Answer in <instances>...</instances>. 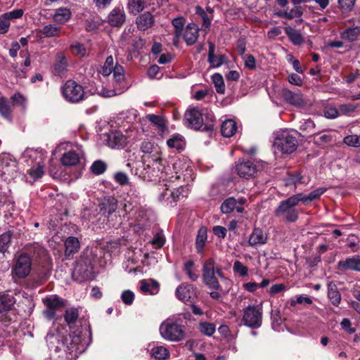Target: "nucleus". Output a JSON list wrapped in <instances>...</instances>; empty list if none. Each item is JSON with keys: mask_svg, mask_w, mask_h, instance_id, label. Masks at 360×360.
Instances as JSON below:
<instances>
[{"mask_svg": "<svg viewBox=\"0 0 360 360\" xmlns=\"http://www.w3.org/2000/svg\"><path fill=\"white\" fill-rule=\"evenodd\" d=\"M202 271V281L211 290L210 296L216 300L222 299L231 288V280L224 276L220 267L216 266L212 258L205 261Z\"/></svg>", "mask_w": 360, "mask_h": 360, "instance_id": "nucleus-1", "label": "nucleus"}, {"mask_svg": "<svg viewBox=\"0 0 360 360\" xmlns=\"http://www.w3.org/2000/svg\"><path fill=\"white\" fill-rule=\"evenodd\" d=\"M46 339L51 351L57 353L63 350L71 355L70 358L77 357L86 349L88 346L86 337L77 331L72 332L65 338L64 341H60L58 335L51 333H48Z\"/></svg>", "mask_w": 360, "mask_h": 360, "instance_id": "nucleus-2", "label": "nucleus"}, {"mask_svg": "<svg viewBox=\"0 0 360 360\" xmlns=\"http://www.w3.org/2000/svg\"><path fill=\"white\" fill-rule=\"evenodd\" d=\"M101 72L105 77L109 76L111 73H113V89L107 90L103 89L101 92L103 96L112 97L120 95L127 90V86L124 81V68L117 63H116L115 65L114 64L112 56H110L107 57Z\"/></svg>", "mask_w": 360, "mask_h": 360, "instance_id": "nucleus-3", "label": "nucleus"}, {"mask_svg": "<svg viewBox=\"0 0 360 360\" xmlns=\"http://www.w3.org/2000/svg\"><path fill=\"white\" fill-rule=\"evenodd\" d=\"M185 119L191 128L207 131L212 129V124L205 122H212L214 116L212 112H202L197 108H191L186 110Z\"/></svg>", "mask_w": 360, "mask_h": 360, "instance_id": "nucleus-4", "label": "nucleus"}, {"mask_svg": "<svg viewBox=\"0 0 360 360\" xmlns=\"http://www.w3.org/2000/svg\"><path fill=\"white\" fill-rule=\"evenodd\" d=\"M21 158L28 166H31L27 172L32 178L37 179L43 176L44 173V155L41 151L30 148L26 149Z\"/></svg>", "mask_w": 360, "mask_h": 360, "instance_id": "nucleus-5", "label": "nucleus"}, {"mask_svg": "<svg viewBox=\"0 0 360 360\" xmlns=\"http://www.w3.org/2000/svg\"><path fill=\"white\" fill-rule=\"evenodd\" d=\"M275 139L273 143L275 153L291 154L296 150L297 140L287 130H280L274 133Z\"/></svg>", "mask_w": 360, "mask_h": 360, "instance_id": "nucleus-6", "label": "nucleus"}, {"mask_svg": "<svg viewBox=\"0 0 360 360\" xmlns=\"http://www.w3.org/2000/svg\"><path fill=\"white\" fill-rule=\"evenodd\" d=\"M160 333L162 338L171 342H179L184 339V326L174 319H167L160 326Z\"/></svg>", "mask_w": 360, "mask_h": 360, "instance_id": "nucleus-7", "label": "nucleus"}, {"mask_svg": "<svg viewBox=\"0 0 360 360\" xmlns=\"http://www.w3.org/2000/svg\"><path fill=\"white\" fill-rule=\"evenodd\" d=\"M301 201L297 194L280 202L275 210V215L288 222H295L298 219V211L295 208Z\"/></svg>", "mask_w": 360, "mask_h": 360, "instance_id": "nucleus-8", "label": "nucleus"}, {"mask_svg": "<svg viewBox=\"0 0 360 360\" xmlns=\"http://www.w3.org/2000/svg\"><path fill=\"white\" fill-rule=\"evenodd\" d=\"M173 176L168 177V182L162 186V191L159 195V200L164 201L167 205L173 206L181 195H183L184 187L182 185L175 184Z\"/></svg>", "mask_w": 360, "mask_h": 360, "instance_id": "nucleus-9", "label": "nucleus"}, {"mask_svg": "<svg viewBox=\"0 0 360 360\" xmlns=\"http://www.w3.org/2000/svg\"><path fill=\"white\" fill-rule=\"evenodd\" d=\"M140 149L143 153V155L142 156L143 164H146L148 162V164L147 166L148 167H155L158 172H160L162 169V158L160 157L159 149L155 147L153 143L150 141L142 142Z\"/></svg>", "mask_w": 360, "mask_h": 360, "instance_id": "nucleus-10", "label": "nucleus"}, {"mask_svg": "<svg viewBox=\"0 0 360 360\" xmlns=\"http://www.w3.org/2000/svg\"><path fill=\"white\" fill-rule=\"evenodd\" d=\"M32 259L26 253H21L16 256L11 266V274L13 278H25L31 272Z\"/></svg>", "mask_w": 360, "mask_h": 360, "instance_id": "nucleus-11", "label": "nucleus"}, {"mask_svg": "<svg viewBox=\"0 0 360 360\" xmlns=\"http://www.w3.org/2000/svg\"><path fill=\"white\" fill-rule=\"evenodd\" d=\"M242 321L252 329L259 328L262 323V308L259 305H249L243 309Z\"/></svg>", "mask_w": 360, "mask_h": 360, "instance_id": "nucleus-12", "label": "nucleus"}, {"mask_svg": "<svg viewBox=\"0 0 360 360\" xmlns=\"http://www.w3.org/2000/svg\"><path fill=\"white\" fill-rule=\"evenodd\" d=\"M63 96L70 103H78L84 99V91L82 85L74 80H68L62 87Z\"/></svg>", "mask_w": 360, "mask_h": 360, "instance_id": "nucleus-13", "label": "nucleus"}, {"mask_svg": "<svg viewBox=\"0 0 360 360\" xmlns=\"http://www.w3.org/2000/svg\"><path fill=\"white\" fill-rule=\"evenodd\" d=\"M130 129L129 134L127 136L122 134L120 131H111L106 134V142L109 147L112 148H124L128 143V138L134 139L133 133H136L134 129L129 127Z\"/></svg>", "mask_w": 360, "mask_h": 360, "instance_id": "nucleus-14", "label": "nucleus"}, {"mask_svg": "<svg viewBox=\"0 0 360 360\" xmlns=\"http://www.w3.org/2000/svg\"><path fill=\"white\" fill-rule=\"evenodd\" d=\"M17 164L9 155L0 157V177L4 181H8L15 177Z\"/></svg>", "mask_w": 360, "mask_h": 360, "instance_id": "nucleus-15", "label": "nucleus"}, {"mask_svg": "<svg viewBox=\"0 0 360 360\" xmlns=\"http://www.w3.org/2000/svg\"><path fill=\"white\" fill-rule=\"evenodd\" d=\"M43 303L46 306V309L43 311V314L49 320L54 319L56 311L65 306L63 300L57 295L44 298Z\"/></svg>", "mask_w": 360, "mask_h": 360, "instance_id": "nucleus-16", "label": "nucleus"}, {"mask_svg": "<svg viewBox=\"0 0 360 360\" xmlns=\"http://www.w3.org/2000/svg\"><path fill=\"white\" fill-rule=\"evenodd\" d=\"M72 277L79 283L91 279L93 278L92 267L84 261H78L72 271Z\"/></svg>", "mask_w": 360, "mask_h": 360, "instance_id": "nucleus-17", "label": "nucleus"}, {"mask_svg": "<svg viewBox=\"0 0 360 360\" xmlns=\"http://www.w3.org/2000/svg\"><path fill=\"white\" fill-rule=\"evenodd\" d=\"M259 165L250 160L238 162L235 166V171L241 178L250 179L259 171Z\"/></svg>", "mask_w": 360, "mask_h": 360, "instance_id": "nucleus-18", "label": "nucleus"}, {"mask_svg": "<svg viewBox=\"0 0 360 360\" xmlns=\"http://www.w3.org/2000/svg\"><path fill=\"white\" fill-rule=\"evenodd\" d=\"M176 296L185 303L191 302L197 296L196 289L189 283H182L176 288Z\"/></svg>", "mask_w": 360, "mask_h": 360, "instance_id": "nucleus-19", "label": "nucleus"}, {"mask_svg": "<svg viewBox=\"0 0 360 360\" xmlns=\"http://www.w3.org/2000/svg\"><path fill=\"white\" fill-rule=\"evenodd\" d=\"M337 269L340 271H354L360 272V255H354L340 260L337 264Z\"/></svg>", "mask_w": 360, "mask_h": 360, "instance_id": "nucleus-20", "label": "nucleus"}, {"mask_svg": "<svg viewBox=\"0 0 360 360\" xmlns=\"http://www.w3.org/2000/svg\"><path fill=\"white\" fill-rule=\"evenodd\" d=\"M199 28L195 23L187 25L183 34L184 39L188 46L193 45L198 38Z\"/></svg>", "mask_w": 360, "mask_h": 360, "instance_id": "nucleus-21", "label": "nucleus"}, {"mask_svg": "<svg viewBox=\"0 0 360 360\" xmlns=\"http://www.w3.org/2000/svg\"><path fill=\"white\" fill-rule=\"evenodd\" d=\"M126 15L122 8H113L108 16V22L113 27H120L125 21Z\"/></svg>", "mask_w": 360, "mask_h": 360, "instance_id": "nucleus-22", "label": "nucleus"}, {"mask_svg": "<svg viewBox=\"0 0 360 360\" xmlns=\"http://www.w3.org/2000/svg\"><path fill=\"white\" fill-rule=\"evenodd\" d=\"M215 45L212 42H209V51L207 61L210 63L212 68H219L226 61V56L224 54L215 55Z\"/></svg>", "mask_w": 360, "mask_h": 360, "instance_id": "nucleus-23", "label": "nucleus"}, {"mask_svg": "<svg viewBox=\"0 0 360 360\" xmlns=\"http://www.w3.org/2000/svg\"><path fill=\"white\" fill-rule=\"evenodd\" d=\"M282 96L286 102L291 105L295 106L304 105L302 95L299 92H293L289 89H283L282 90Z\"/></svg>", "mask_w": 360, "mask_h": 360, "instance_id": "nucleus-24", "label": "nucleus"}, {"mask_svg": "<svg viewBox=\"0 0 360 360\" xmlns=\"http://www.w3.org/2000/svg\"><path fill=\"white\" fill-rule=\"evenodd\" d=\"M172 168L174 170V175H172L173 176L172 179L176 181H180L181 174L186 172H188V165L187 164L186 160L183 159H175L174 160V162L172 164Z\"/></svg>", "mask_w": 360, "mask_h": 360, "instance_id": "nucleus-25", "label": "nucleus"}, {"mask_svg": "<svg viewBox=\"0 0 360 360\" xmlns=\"http://www.w3.org/2000/svg\"><path fill=\"white\" fill-rule=\"evenodd\" d=\"M266 240V234L261 229L255 228L249 237L248 244L250 246H257L265 244Z\"/></svg>", "mask_w": 360, "mask_h": 360, "instance_id": "nucleus-26", "label": "nucleus"}, {"mask_svg": "<svg viewBox=\"0 0 360 360\" xmlns=\"http://www.w3.org/2000/svg\"><path fill=\"white\" fill-rule=\"evenodd\" d=\"M342 40L347 42H353L359 39L360 26L349 27L340 33Z\"/></svg>", "mask_w": 360, "mask_h": 360, "instance_id": "nucleus-27", "label": "nucleus"}, {"mask_svg": "<svg viewBox=\"0 0 360 360\" xmlns=\"http://www.w3.org/2000/svg\"><path fill=\"white\" fill-rule=\"evenodd\" d=\"M136 22L140 30L145 31L153 26L154 17L150 12H145L136 18Z\"/></svg>", "mask_w": 360, "mask_h": 360, "instance_id": "nucleus-28", "label": "nucleus"}, {"mask_svg": "<svg viewBox=\"0 0 360 360\" xmlns=\"http://www.w3.org/2000/svg\"><path fill=\"white\" fill-rule=\"evenodd\" d=\"M99 207L103 214L108 216L114 213L117 208V200L112 196L105 198L102 202L99 204Z\"/></svg>", "mask_w": 360, "mask_h": 360, "instance_id": "nucleus-29", "label": "nucleus"}, {"mask_svg": "<svg viewBox=\"0 0 360 360\" xmlns=\"http://www.w3.org/2000/svg\"><path fill=\"white\" fill-rule=\"evenodd\" d=\"M82 155V152L69 150L65 153L61 157V162L63 165L65 166L77 165L79 162Z\"/></svg>", "mask_w": 360, "mask_h": 360, "instance_id": "nucleus-30", "label": "nucleus"}, {"mask_svg": "<svg viewBox=\"0 0 360 360\" xmlns=\"http://www.w3.org/2000/svg\"><path fill=\"white\" fill-rule=\"evenodd\" d=\"M65 255L67 259H70V257L78 252L80 248V242L76 237L70 236L65 242Z\"/></svg>", "mask_w": 360, "mask_h": 360, "instance_id": "nucleus-31", "label": "nucleus"}, {"mask_svg": "<svg viewBox=\"0 0 360 360\" xmlns=\"http://www.w3.org/2000/svg\"><path fill=\"white\" fill-rule=\"evenodd\" d=\"M68 60L63 52H58L56 55V60L53 65V71L55 75H60L67 69Z\"/></svg>", "mask_w": 360, "mask_h": 360, "instance_id": "nucleus-32", "label": "nucleus"}, {"mask_svg": "<svg viewBox=\"0 0 360 360\" xmlns=\"http://www.w3.org/2000/svg\"><path fill=\"white\" fill-rule=\"evenodd\" d=\"M234 210L238 213H243L244 211L243 207L236 205V199L233 197L226 198L221 205V211L224 214H229Z\"/></svg>", "mask_w": 360, "mask_h": 360, "instance_id": "nucleus-33", "label": "nucleus"}, {"mask_svg": "<svg viewBox=\"0 0 360 360\" xmlns=\"http://www.w3.org/2000/svg\"><path fill=\"white\" fill-rule=\"evenodd\" d=\"M237 129V124L233 120H225L222 122L221 127V134L224 137H231L236 134Z\"/></svg>", "mask_w": 360, "mask_h": 360, "instance_id": "nucleus-34", "label": "nucleus"}, {"mask_svg": "<svg viewBox=\"0 0 360 360\" xmlns=\"http://www.w3.org/2000/svg\"><path fill=\"white\" fill-rule=\"evenodd\" d=\"M326 190L327 189L324 187H320L312 191L307 195H304L302 193H297V195L299 197V199L302 202L306 204L308 203L309 202H311L314 200L319 198L320 196L322 195L326 191Z\"/></svg>", "mask_w": 360, "mask_h": 360, "instance_id": "nucleus-35", "label": "nucleus"}, {"mask_svg": "<svg viewBox=\"0 0 360 360\" xmlns=\"http://www.w3.org/2000/svg\"><path fill=\"white\" fill-rule=\"evenodd\" d=\"M167 145L169 148L182 150L186 146V141L181 135L174 134L167 141Z\"/></svg>", "mask_w": 360, "mask_h": 360, "instance_id": "nucleus-36", "label": "nucleus"}, {"mask_svg": "<svg viewBox=\"0 0 360 360\" xmlns=\"http://www.w3.org/2000/svg\"><path fill=\"white\" fill-rule=\"evenodd\" d=\"M302 14L303 11L301 6H295L289 11H280L277 13L278 16L288 20L292 18H300L298 20L300 22L302 21L301 18Z\"/></svg>", "mask_w": 360, "mask_h": 360, "instance_id": "nucleus-37", "label": "nucleus"}, {"mask_svg": "<svg viewBox=\"0 0 360 360\" xmlns=\"http://www.w3.org/2000/svg\"><path fill=\"white\" fill-rule=\"evenodd\" d=\"M148 4L147 0H128L127 8L131 13L136 15L142 11Z\"/></svg>", "mask_w": 360, "mask_h": 360, "instance_id": "nucleus-38", "label": "nucleus"}, {"mask_svg": "<svg viewBox=\"0 0 360 360\" xmlns=\"http://www.w3.org/2000/svg\"><path fill=\"white\" fill-rule=\"evenodd\" d=\"M150 356L155 359L167 360L169 357V352L165 347L156 345L151 349Z\"/></svg>", "mask_w": 360, "mask_h": 360, "instance_id": "nucleus-39", "label": "nucleus"}, {"mask_svg": "<svg viewBox=\"0 0 360 360\" xmlns=\"http://www.w3.org/2000/svg\"><path fill=\"white\" fill-rule=\"evenodd\" d=\"M15 303L13 296L7 293H0V312L9 310Z\"/></svg>", "mask_w": 360, "mask_h": 360, "instance_id": "nucleus-40", "label": "nucleus"}, {"mask_svg": "<svg viewBox=\"0 0 360 360\" xmlns=\"http://www.w3.org/2000/svg\"><path fill=\"white\" fill-rule=\"evenodd\" d=\"M285 32L293 44L300 45L304 42L303 37L298 30L291 27H286Z\"/></svg>", "mask_w": 360, "mask_h": 360, "instance_id": "nucleus-41", "label": "nucleus"}, {"mask_svg": "<svg viewBox=\"0 0 360 360\" xmlns=\"http://www.w3.org/2000/svg\"><path fill=\"white\" fill-rule=\"evenodd\" d=\"M71 15L70 9L60 8L56 11L53 19L56 22L63 24L70 20Z\"/></svg>", "mask_w": 360, "mask_h": 360, "instance_id": "nucleus-42", "label": "nucleus"}, {"mask_svg": "<svg viewBox=\"0 0 360 360\" xmlns=\"http://www.w3.org/2000/svg\"><path fill=\"white\" fill-rule=\"evenodd\" d=\"M207 229L204 226L200 228L198 231V235L195 241L196 249L198 252H202L204 245L207 240Z\"/></svg>", "mask_w": 360, "mask_h": 360, "instance_id": "nucleus-43", "label": "nucleus"}, {"mask_svg": "<svg viewBox=\"0 0 360 360\" xmlns=\"http://www.w3.org/2000/svg\"><path fill=\"white\" fill-rule=\"evenodd\" d=\"M60 28L53 25H46L41 30L39 33L44 37H52L59 35Z\"/></svg>", "mask_w": 360, "mask_h": 360, "instance_id": "nucleus-44", "label": "nucleus"}, {"mask_svg": "<svg viewBox=\"0 0 360 360\" xmlns=\"http://www.w3.org/2000/svg\"><path fill=\"white\" fill-rule=\"evenodd\" d=\"M303 179V176L297 172L288 174V177L285 179V185L288 186L293 185L295 187H297L298 185L304 183Z\"/></svg>", "mask_w": 360, "mask_h": 360, "instance_id": "nucleus-45", "label": "nucleus"}, {"mask_svg": "<svg viewBox=\"0 0 360 360\" xmlns=\"http://www.w3.org/2000/svg\"><path fill=\"white\" fill-rule=\"evenodd\" d=\"M78 316L79 311L76 308L68 309L65 311V314L64 315L65 320L70 327H72V326L75 325L78 319Z\"/></svg>", "mask_w": 360, "mask_h": 360, "instance_id": "nucleus-46", "label": "nucleus"}, {"mask_svg": "<svg viewBox=\"0 0 360 360\" xmlns=\"http://www.w3.org/2000/svg\"><path fill=\"white\" fill-rule=\"evenodd\" d=\"M138 111L135 109H129L120 114V119L128 124H133L136 121Z\"/></svg>", "mask_w": 360, "mask_h": 360, "instance_id": "nucleus-47", "label": "nucleus"}, {"mask_svg": "<svg viewBox=\"0 0 360 360\" xmlns=\"http://www.w3.org/2000/svg\"><path fill=\"white\" fill-rule=\"evenodd\" d=\"M12 232L8 231L0 236V252L4 253L6 252L10 245Z\"/></svg>", "mask_w": 360, "mask_h": 360, "instance_id": "nucleus-48", "label": "nucleus"}, {"mask_svg": "<svg viewBox=\"0 0 360 360\" xmlns=\"http://www.w3.org/2000/svg\"><path fill=\"white\" fill-rule=\"evenodd\" d=\"M140 288L142 292L150 294H155L158 291V283L154 281H147L142 280L141 281Z\"/></svg>", "mask_w": 360, "mask_h": 360, "instance_id": "nucleus-49", "label": "nucleus"}, {"mask_svg": "<svg viewBox=\"0 0 360 360\" xmlns=\"http://www.w3.org/2000/svg\"><path fill=\"white\" fill-rule=\"evenodd\" d=\"M212 80L216 91L219 94H224L225 91V84L223 77L219 73H215L212 76Z\"/></svg>", "mask_w": 360, "mask_h": 360, "instance_id": "nucleus-50", "label": "nucleus"}, {"mask_svg": "<svg viewBox=\"0 0 360 360\" xmlns=\"http://www.w3.org/2000/svg\"><path fill=\"white\" fill-rule=\"evenodd\" d=\"M0 114L4 118L11 119V110L6 98L0 97Z\"/></svg>", "mask_w": 360, "mask_h": 360, "instance_id": "nucleus-51", "label": "nucleus"}, {"mask_svg": "<svg viewBox=\"0 0 360 360\" xmlns=\"http://www.w3.org/2000/svg\"><path fill=\"white\" fill-rule=\"evenodd\" d=\"M198 329L200 332L205 335L211 336L216 330V326L212 323L200 322Z\"/></svg>", "mask_w": 360, "mask_h": 360, "instance_id": "nucleus-52", "label": "nucleus"}, {"mask_svg": "<svg viewBox=\"0 0 360 360\" xmlns=\"http://www.w3.org/2000/svg\"><path fill=\"white\" fill-rule=\"evenodd\" d=\"M328 297L333 305L338 306L340 303L341 295L335 287L329 286Z\"/></svg>", "mask_w": 360, "mask_h": 360, "instance_id": "nucleus-53", "label": "nucleus"}, {"mask_svg": "<svg viewBox=\"0 0 360 360\" xmlns=\"http://www.w3.org/2000/svg\"><path fill=\"white\" fill-rule=\"evenodd\" d=\"M193 266L194 262L192 260H188L184 266V271L191 281H195L198 278V275L193 271Z\"/></svg>", "mask_w": 360, "mask_h": 360, "instance_id": "nucleus-54", "label": "nucleus"}, {"mask_svg": "<svg viewBox=\"0 0 360 360\" xmlns=\"http://www.w3.org/2000/svg\"><path fill=\"white\" fill-rule=\"evenodd\" d=\"M233 271L243 277L248 276V268L238 260L234 262Z\"/></svg>", "mask_w": 360, "mask_h": 360, "instance_id": "nucleus-55", "label": "nucleus"}, {"mask_svg": "<svg viewBox=\"0 0 360 360\" xmlns=\"http://www.w3.org/2000/svg\"><path fill=\"white\" fill-rule=\"evenodd\" d=\"M106 169V164L101 160L95 161L91 166V171L96 175L103 174Z\"/></svg>", "mask_w": 360, "mask_h": 360, "instance_id": "nucleus-56", "label": "nucleus"}, {"mask_svg": "<svg viewBox=\"0 0 360 360\" xmlns=\"http://www.w3.org/2000/svg\"><path fill=\"white\" fill-rule=\"evenodd\" d=\"M147 117L148 120L156 125L159 129L162 131L165 129V122L162 117L154 114L148 115Z\"/></svg>", "mask_w": 360, "mask_h": 360, "instance_id": "nucleus-57", "label": "nucleus"}, {"mask_svg": "<svg viewBox=\"0 0 360 360\" xmlns=\"http://www.w3.org/2000/svg\"><path fill=\"white\" fill-rule=\"evenodd\" d=\"M271 319L272 321V328L274 330H278V327L282 323V319L280 311L274 309L271 311Z\"/></svg>", "mask_w": 360, "mask_h": 360, "instance_id": "nucleus-58", "label": "nucleus"}, {"mask_svg": "<svg viewBox=\"0 0 360 360\" xmlns=\"http://www.w3.org/2000/svg\"><path fill=\"white\" fill-rule=\"evenodd\" d=\"M72 54L83 57L86 55V50L84 46L80 43L75 42L70 46Z\"/></svg>", "mask_w": 360, "mask_h": 360, "instance_id": "nucleus-59", "label": "nucleus"}, {"mask_svg": "<svg viewBox=\"0 0 360 360\" xmlns=\"http://www.w3.org/2000/svg\"><path fill=\"white\" fill-rule=\"evenodd\" d=\"M344 143L349 146L360 147V135H349L344 138Z\"/></svg>", "mask_w": 360, "mask_h": 360, "instance_id": "nucleus-60", "label": "nucleus"}, {"mask_svg": "<svg viewBox=\"0 0 360 360\" xmlns=\"http://www.w3.org/2000/svg\"><path fill=\"white\" fill-rule=\"evenodd\" d=\"M196 9H197V13L201 16L202 21H203L202 27L205 30L208 29L210 26V22H211L210 17L208 16L207 13L202 8L198 6L196 8Z\"/></svg>", "mask_w": 360, "mask_h": 360, "instance_id": "nucleus-61", "label": "nucleus"}, {"mask_svg": "<svg viewBox=\"0 0 360 360\" xmlns=\"http://www.w3.org/2000/svg\"><path fill=\"white\" fill-rule=\"evenodd\" d=\"M356 108V106L352 103L342 104L339 107L340 114L349 115L353 112Z\"/></svg>", "mask_w": 360, "mask_h": 360, "instance_id": "nucleus-62", "label": "nucleus"}, {"mask_svg": "<svg viewBox=\"0 0 360 360\" xmlns=\"http://www.w3.org/2000/svg\"><path fill=\"white\" fill-rule=\"evenodd\" d=\"M186 19L183 16L175 18L172 20V24L175 29V32H182L183 27L185 25Z\"/></svg>", "mask_w": 360, "mask_h": 360, "instance_id": "nucleus-63", "label": "nucleus"}, {"mask_svg": "<svg viewBox=\"0 0 360 360\" xmlns=\"http://www.w3.org/2000/svg\"><path fill=\"white\" fill-rule=\"evenodd\" d=\"M165 243V238L162 232H158L152 240V244L155 248H160Z\"/></svg>", "mask_w": 360, "mask_h": 360, "instance_id": "nucleus-64", "label": "nucleus"}]
</instances>
